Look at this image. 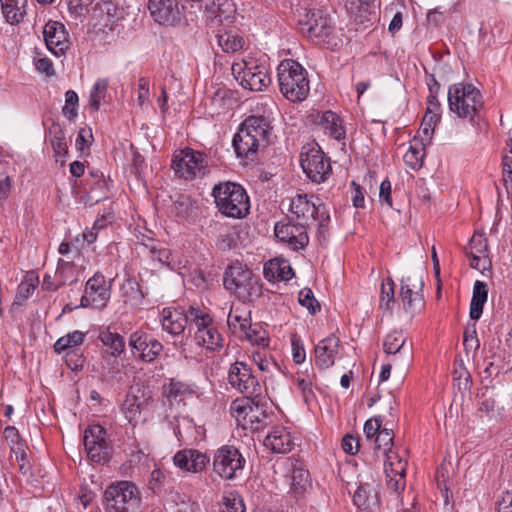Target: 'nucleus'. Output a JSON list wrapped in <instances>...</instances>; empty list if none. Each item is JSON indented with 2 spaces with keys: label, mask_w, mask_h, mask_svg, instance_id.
I'll use <instances>...</instances> for the list:
<instances>
[{
  "label": "nucleus",
  "mask_w": 512,
  "mask_h": 512,
  "mask_svg": "<svg viewBox=\"0 0 512 512\" xmlns=\"http://www.w3.org/2000/svg\"><path fill=\"white\" fill-rule=\"evenodd\" d=\"M223 285L242 303L252 302L262 292L260 278L239 262H235L225 269Z\"/></svg>",
  "instance_id": "obj_1"
},
{
  "label": "nucleus",
  "mask_w": 512,
  "mask_h": 512,
  "mask_svg": "<svg viewBox=\"0 0 512 512\" xmlns=\"http://www.w3.org/2000/svg\"><path fill=\"white\" fill-rule=\"evenodd\" d=\"M212 196L219 212L226 217L241 219L249 213V197L240 184L219 183L213 187Z\"/></svg>",
  "instance_id": "obj_2"
},
{
  "label": "nucleus",
  "mask_w": 512,
  "mask_h": 512,
  "mask_svg": "<svg viewBox=\"0 0 512 512\" xmlns=\"http://www.w3.org/2000/svg\"><path fill=\"white\" fill-rule=\"evenodd\" d=\"M278 82L282 95L291 102H301L309 94L305 69L296 61L286 59L278 66Z\"/></svg>",
  "instance_id": "obj_3"
},
{
  "label": "nucleus",
  "mask_w": 512,
  "mask_h": 512,
  "mask_svg": "<svg viewBox=\"0 0 512 512\" xmlns=\"http://www.w3.org/2000/svg\"><path fill=\"white\" fill-rule=\"evenodd\" d=\"M448 104L451 112L473 122L483 107V98L480 91L472 84L461 82L449 87Z\"/></svg>",
  "instance_id": "obj_4"
},
{
  "label": "nucleus",
  "mask_w": 512,
  "mask_h": 512,
  "mask_svg": "<svg viewBox=\"0 0 512 512\" xmlns=\"http://www.w3.org/2000/svg\"><path fill=\"white\" fill-rule=\"evenodd\" d=\"M107 512H134L140 504L137 487L129 481H120L107 487L104 492Z\"/></svg>",
  "instance_id": "obj_5"
},
{
  "label": "nucleus",
  "mask_w": 512,
  "mask_h": 512,
  "mask_svg": "<svg viewBox=\"0 0 512 512\" xmlns=\"http://www.w3.org/2000/svg\"><path fill=\"white\" fill-rule=\"evenodd\" d=\"M231 70L240 85L250 91H263L271 83L268 68L254 59L234 63Z\"/></svg>",
  "instance_id": "obj_6"
},
{
  "label": "nucleus",
  "mask_w": 512,
  "mask_h": 512,
  "mask_svg": "<svg viewBox=\"0 0 512 512\" xmlns=\"http://www.w3.org/2000/svg\"><path fill=\"white\" fill-rule=\"evenodd\" d=\"M172 168L179 177L185 180L202 177L209 172L206 155L190 148H185L174 154Z\"/></svg>",
  "instance_id": "obj_7"
},
{
  "label": "nucleus",
  "mask_w": 512,
  "mask_h": 512,
  "mask_svg": "<svg viewBox=\"0 0 512 512\" xmlns=\"http://www.w3.org/2000/svg\"><path fill=\"white\" fill-rule=\"evenodd\" d=\"M245 459L234 446H222L213 456V471L224 480H233L243 470Z\"/></svg>",
  "instance_id": "obj_8"
},
{
  "label": "nucleus",
  "mask_w": 512,
  "mask_h": 512,
  "mask_svg": "<svg viewBox=\"0 0 512 512\" xmlns=\"http://www.w3.org/2000/svg\"><path fill=\"white\" fill-rule=\"evenodd\" d=\"M303 172L314 183L325 182L332 173L330 159L320 148H311L300 155Z\"/></svg>",
  "instance_id": "obj_9"
},
{
  "label": "nucleus",
  "mask_w": 512,
  "mask_h": 512,
  "mask_svg": "<svg viewBox=\"0 0 512 512\" xmlns=\"http://www.w3.org/2000/svg\"><path fill=\"white\" fill-rule=\"evenodd\" d=\"M84 447L95 463H106L111 457V447L106 441V431L100 425H91L84 432Z\"/></svg>",
  "instance_id": "obj_10"
},
{
  "label": "nucleus",
  "mask_w": 512,
  "mask_h": 512,
  "mask_svg": "<svg viewBox=\"0 0 512 512\" xmlns=\"http://www.w3.org/2000/svg\"><path fill=\"white\" fill-rule=\"evenodd\" d=\"M232 387L249 397H258L261 394V386L250 366L244 362H235L231 365L228 374Z\"/></svg>",
  "instance_id": "obj_11"
},
{
  "label": "nucleus",
  "mask_w": 512,
  "mask_h": 512,
  "mask_svg": "<svg viewBox=\"0 0 512 512\" xmlns=\"http://www.w3.org/2000/svg\"><path fill=\"white\" fill-rule=\"evenodd\" d=\"M423 287L424 282L421 275L411 274L401 279L400 298L406 311L415 312L423 308Z\"/></svg>",
  "instance_id": "obj_12"
},
{
  "label": "nucleus",
  "mask_w": 512,
  "mask_h": 512,
  "mask_svg": "<svg viewBox=\"0 0 512 512\" xmlns=\"http://www.w3.org/2000/svg\"><path fill=\"white\" fill-rule=\"evenodd\" d=\"M305 10V15L299 19L301 33L309 38L328 37L333 31L331 20L321 10Z\"/></svg>",
  "instance_id": "obj_13"
},
{
  "label": "nucleus",
  "mask_w": 512,
  "mask_h": 512,
  "mask_svg": "<svg viewBox=\"0 0 512 512\" xmlns=\"http://www.w3.org/2000/svg\"><path fill=\"white\" fill-rule=\"evenodd\" d=\"M147 8L152 19L160 25L174 26L182 17L178 0H148Z\"/></svg>",
  "instance_id": "obj_14"
},
{
  "label": "nucleus",
  "mask_w": 512,
  "mask_h": 512,
  "mask_svg": "<svg viewBox=\"0 0 512 512\" xmlns=\"http://www.w3.org/2000/svg\"><path fill=\"white\" fill-rule=\"evenodd\" d=\"M324 206L311 201L307 194H297L291 198L289 203L290 215L288 219L309 226L316 220V215L320 213Z\"/></svg>",
  "instance_id": "obj_15"
},
{
  "label": "nucleus",
  "mask_w": 512,
  "mask_h": 512,
  "mask_svg": "<svg viewBox=\"0 0 512 512\" xmlns=\"http://www.w3.org/2000/svg\"><path fill=\"white\" fill-rule=\"evenodd\" d=\"M307 228L301 223L288 219L287 223H276L274 232L281 242L287 243L294 250H299L305 248L309 243Z\"/></svg>",
  "instance_id": "obj_16"
},
{
  "label": "nucleus",
  "mask_w": 512,
  "mask_h": 512,
  "mask_svg": "<svg viewBox=\"0 0 512 512\" xmlns=\"http://www.w3.org/2000/svg\"><path fill=\"white\" fill-rule=\"evenodd\" d=\"M129 346L132 354L144 362L155 360L163 349L157 339L140 331H135L130 335Z\"/></svg>",
  "instance_id": "obj_17"
},
{
  "label": "nucleus",
  "mask_w": 512,
  "mask_h": 512,
  "mask_svg": "<svg viewBox=\"0 0 512 512\" xmlns=\"http://www.w3.org/2000/svg\"><path fill=\"white\" fill-rule=\"evenodd\" d=\"M375 0H346L345 8L356 30L366 29L378 20Z\"/></svg>",
  "instance_id": "obj_18"
},
{
  "label": "nucleus",
  "mask_w": 512,
  "mask_h": 512,
  "mask_svg": "<svg viewBox=\"0 0 512 512\" xmlns=\"http://www.w3.org/2000/svg\"><path fill=\"white\" fill-rule=\"evenodd\" d=\"M110 299V289L106 286L105 277L95 274L85 286V294L81 298V306L93 305L96 308H103Z\"/></svg>",
  "instance_id": "obj_19"
},
{
  "label": "nucleus",
  "mask_w": 512,
  "mask_h": 512,
  "mask_svg": "<svg viewBox=\"0 0 512 512\" xmlns=\"http://www.w3.org/2000/svg\"><path fill=\"white\" fill-rule=\"evenodd\" d=\"M47 48L55 56H62L69 48L70 41L65 26L58 21H48L43 29Z\"/></svg>",
  "instance_id": "obj_20"
},
{
  "label": "nucleus",
  "mask_w": 512,
  "mask_h": 512,
  "mask_svg": "<svg viewBox=\"0 0 512 512\" xmlns=\"http://www.w3.org/2000/svg\"><path fill=\"white\" fill-rule=\"evenodd\" d=\"M383 348L386 354L394 357L391 360L393 362L400 360L405 366L412 359V344H407V337L402 331H393L388 334L384 340Z\"/></svg>",
  "instance_id": "obj_21"
},
{
  "label": "nucleus",
  "mask_w": 512,
  "mask_h": 512,
  "mask_svg": "<svg viewBox=\"0 0 512 512\" xmlns=\"http://www.w3.org/2000/svg\"><path fill=\"white\" fill-rule=\"evenodd\" d=\"M339 345V338L333 334L321 340L314 349L315 366L320 370L332 367L339 352Z\"/></svg>",
  "instance_id": "obj_22"
},
{
  "label": "nucleus",
  "mask_w": 512,
  "mask_h": 512,
  "mask_svg": "<svg viewBox=\"0 0 512 512\" xmlns=\"http://www.w3.org/2000/svg\"><path fill=\"white\" fill-rule=\"evenodd\" d=\"M208 461L209 459L205 454L194 449L180 450L173 457V463L176 467L183 471L192 473L201 472Z\"/></svg>",
  "instance_id": "obj_23"
},
{
  "label": "nucleus",
  "mask_w": 512,
  "mask_h": 512,
  "mask_svg": "<svg viewBox=\"0 0 512 512\" xmlns=\"http://www.w3.org/2000/svg\"><path fill=\"white\" fill-rule=\"evenodd\" d=\"M232 145L237 157L251 161L255 160L259 148L266 146L240 129L234 135Z\"/></svg>",
  "instance_id": "obj_24"
},
{
  "label": "nucleus",
  "mask_w": 512,
  "mask_h": 512,
  "mask_svg": "<svg viewBox=\"0 0 512 512\" xmlns=\"http://www.w3.org/2000/svg\"><path fill=\"white\" fill-rule=\"evenodd\" d=\"M264 445L274 453L285 454L293 449L295 442L286 428L275 427L265 437Z\"/></svg>",
  "instance_id": "obj_25"
},
{
  "label": "nucleus",
  "mask_w": 512,
  "mask_h": 512,
  "mask_svg": "<svg viewBox=\"0 0 512 512\" xmlns=\"http://www.w3.org/2000/svg\"><path fill=\"white\" fill-rule=\"evenodd\" d=\"M196 393V386L178 378H169L164 383L162 394L168 401H182Z\"/></svg>",
  "instance_id": "obj_26"
},
{
  "label": "nucleus",
  "mask_w": 512,
  "mask_h": 512,
  "mask_svg": "<svg viewBox=\"0 0 512 512\" xmlns=\"http://www.w3.org/2000/svg\"><path fill=\"white\" fill-rule=\"evenodd\" d=\"M264 145L268 144L271 126L264 116H249L239 127Z\"/></svg>",
  "instance_id": "obj_27"
},
{
  "label": "nucleus",
  "mask_w": 512,
  "mask_h": 512,
  "mask_svg": "<svg viewBox=\"0 0 512 512\" xmlns=\"http://www.w3.org/2000/svg\"><path fill=\"white\" fill-rule=\"evenodd\" d=\"M188 324V310L164 309L162 328L173 336L182 334Z\"/></svg>",
  "instance_id": "obj_28"
},
{
  "label": "nucleus",
  "mask_w": 512,
  "mask_h": 512,
  "mask_svg": "<svg viewBox=\"0 0 512 512\" xmlns=\"http://www.w3.org/2000/svg\"><path fill=\"white\" fill-rule=\"evenodd\" d=\"M119 8L110 0H101L96 3L92 10V19L95 26L108 27L112 25L119 17Z\"/></svg>",
  "instance_id": "obj_29"
},
{
  "label": "nucleus",
  "mask_w": 512,
  "mask_h": 512,
  "mask_svg": "<svg viewBox=\"0 0 512 512\" xmlns=\"http://www.w3.org/2000/svg\"><path fill=\"white\" fill-rule=\"evenodd\" d=\"M354 504L361 510L374 512L379 508L377 491L369 484H361L353 494Z\"/></svg>",
  "instance_id": "obj_30"
},
{
  "label": "nucleus",
  "mask_w": 512,
  "mask_h": 512,
  "mask_svg": "<svg viewBox=\"0 0 512 512\" xmlns=\"http://www.w3.org/2000/svg\"><path fill=\"white\" fill-rule=\"evenodd\" d=\"M263 274L268 281H287L294 276L290 264L285 260L279 259H272L265 263Z\"/></svg>",
  "instance_id": "obj_31"
},
{
  "label": "nucleus",
  "mask_w": 512,
  "mask_h": 512,
  "mask_svg": "<svg viewBox=\"0 0 512 512\" xmlns=\"http://www.w3.org/2000/svg\"><path fill=\"white\" fill-rule=\"evenodd\" d=\"M1 9L6 21L11 24H19L26 14L27 0H0Z\"/></svg>",
  "instance_id": "obj_32"
},
{
  "label": "nucleus",
  "mask_w": 512,
  "mask_h": 512,
  "mask_svg": "<svg viewBox=\"0 0 512 512\" xmlns=\"http://www.w3.org/2000/svg\"><path fill=\"white\" fill-rule=\"evenodd\" d=\"M318 124L336 140L345 138V129L341 118L333 111L328 110L322 113Z\"/></svg>",
  "instance_id": "obj_33"
},
{
  "label": "nucleus",
  "mask_w": 512,
  "mask_h": 512,
  "mask_svg": "<svg viewBox=\"0 0 512 512\" xmlns=\"http://www.w3.org/2000/svg\"><path fill=\"white\" fill-rule=\"evenodd\" d=\"M488 297V289L487 284L485 282L477 280L474 283L473 287V294L472 299L470 303V318L472 320H478L480 319L482 312H483V306L485 302L487 301Z\"/></svg>",
  "instance_id": "obj_34"
},
{
  "label": "nucleus",
  "mask_w": 512,
  "mask_h": 512,
  "mask_svg": "<svg viewBox=\"0 0 512 512\" xmlns=\"http://www.w3.org/2000/svg\"><path fill=\"white\" fill-rule=\"evenodd\" d=\"M290 491L298 498L311 488V479L308 470L301 466H294L291 474Z\"/></svg>",
  "instance_id": "obj_35"
},
{
  "label": "nucleus",
  "mask_w": 512,
  "mask_h": 512,
  "mask_svg": "<svg viewBox=\"0 0 512 512\" xmlns=\"http://www.w3.org/2000/svg\"><path fill=\"white\" fill-rule=\"evenodd\" d=\"M194 340L197 345L215 351L222 347L223 338L213 324L206 330L194 331Z\"/></svg>",
  "instance_id": "obj_36"
},
{
  "label": "nucleus",
  "mask_w": 512,
  "mask_h": 512,
  "mask_svg": "<svg viewBox=\"0 0 512 512\" xmlns=\"http://www.w3.org/2000/svg\"><path fill=\"white\" fill-rule=\"evenodd\" d=\"M72 268L73 264L70 261L59 259L55 272L56 282L53 280L51 275L45 274L42 281V289L46 291H55L59 287L67 284L68 278L64 276V272L66 270H71Z\"/></svg>",
  "instance_id": "obj_37"
},
{
  "label": "nucleus",
  "mask_w": 512,
  "mask_h": 512,
  "mask_svg": "<svg viewBox=\"0 0 512 512\" xmlns=\"http://www.w3.org/2000/svg\"><path fill=\"white\" fill-rule=\"evenodd\" d=\"M393 462H389L390 470L385 468V472L387 477L389 478L387 481L388 488L395 493H398L400 490H403L405 487V467L406 462H402L398 460L396 463V467ZM395 497H398V494H395Z\"/></svg>",
  "instance_id": "obj_38"
},
{
  "label": "nucleus",
  "mask_w": 512,
  "mask_h": 512,
  "mask_svg": "<svg viewBox=\"0 0 512 512\" xmlns=\"http://www.w3.org/2000/svg\"><path fill=\"white\" fill-rule=\"evenodd\" d=\"M188 323L189 328L195 331L206 330L214 324L212 317L205 309L194 305L188 309Z\"/></svg>",
  "instance_id": "obj_39"
},
{
  "label": "nucleus",
  "mask_w": 512,
  "mask_h": 512,
  "mask_svg": "<svg viewBox=\"0 0 512 512\" xmlns=\"http://www.w3.org/2000/svg\"><path fill=\"white\" fill-rule=\"evenodd\" d=\"M250 313V311H245L240 307H232L227 318L229 329L235 334H241L246 328H249L251 323Z\"/></svg>",
  "instance_id": "obj_40"
},
{
  "label": "nucleus",
  "mask_w": 512,
  "mask_h": 512,
  "mask_svg": "<svg viewBox=\"0 0 512 512\" xmlns=\"http://www.w3.org/2000/svg\"><path fill=\"white\" fill-rule=\"evenodd\" d=\"M99 339L104 346L111 349V356L114 358L119 357L125 351V340L123 336L110 331L109 328L100 330Z\"/></svg>",
  "instance_id": "obj_41"
},
{
  "label": "nucleus",
  "mask_w": 512,
  "mask_h": 512,
  "mask_svg": "<svg viewBox=\"0 0 512 512\" xmlns=\"http://www.w3.org/2000/svg\"><path fill=\"white\" fill-rule=\"evenodd\" d=\"M39 283V277L35 272H29L18 285L14 305H23L34 292Z\"/></svg>",
  "instance_id": "obj_42"
},
{
  "label": "nucleus",
  "mask_w": 512,
  "mask_h": 512,
  "mask_svg": "<svg viewBox=\"0 0 512 512\" xmlns=\"http://www.w3.org/2000/svg\"><path fill=\"white\" fill-rule=\"evenodd\" d=\"M253 398L246 395L244 398H237L230 405V413L235 418L238 426L247 429L248 409L253 404Z\"/></svg>",
  "instance_id": "obj_43"
},
{
  "label": "nucleus",
  "mask_w": 512,
  "mask_h": 512,
  "mask_svg": "<svg viewBox=\"0 0 512 512\" xmlns=\"http://www.w3.org/2000/svg\"><path fill=\"white\" fill-rule=\"evenodd\" d=\"M84 340L85 333L75 330L65 336L60 337L54 344V351L58 354L71 350L79 351L77 347L80 346Z\"/></svg>",
  "instance_id": "obj_44"
},
{
  "label": "nucleus",
  "mask_w": 512,
  "mask_h": 512,
  "mask_svg": "<svg viewBox=\"0 0 512 512\" xmlns=\"http://www.w3.org/2000/svg\"><path fill=\"white\" fill-rule=\"evenodd\" d=\"M415 143L410 145L409 149L403 156L405 164L413 170H418L423 165L425 156V142L414 140Z\"/></svg>",
  "instance_id": "obj_45"
},
{
  "label": "nucleus",
  "mask_w": 512,
  "mask_h": 512,
  "mask_svg": "<svg viewBox=\"0 0 512 512\" xmlns=\"http://www.w3.org/2000/svg\"><path fill=\"white\" fill-rule=\"evenodd\" d=\"M50 143L55 152L59 157H65L68 154V146L66 142L65 132L62 127L53 123L49 128Z\"/></svg>",
  "instance_id": "obj_46"
},
{
  "label": "nucleus",
  "mask_w": 512,
  "mask_h": 512,
  "mask_svg": "<svg viewBox=\"0 0 512 512\" xmlns=\"http://www.w3.org/2000/svg\"><path fill=\"white\" fill-rule=\"evenodd\" d=\"M315 374L312 372L311 375L308 373H297L294 382L299 391L301 392L302 398L307 405H310L315 401L316 396L313 391V378Z\"/></svg>",
  "instance_id": "obj_47"
},
{
  "label": "nucleus",
  "mask_w": 512,
  "mask_h": 512,
  "mask_svg": "<svg viewBox=\"0 0 512 512\" xmlns=\"http://www.w3.org/2000/svg\"><path fill=\"white\" fill-rule=\"evenodd\" d=\"M122 296L133 305H141L145 297L139 283L132 278L126 279L121 286Z\"/></svg>",
  "instance_id": "obj_48"
},
{
  "label": "nucleus",
  "mask_w": 512,
  "mask_h": 512,
  "mask_svg": "<svg viewBox=\"0 0 512 512\" xmlns=\"http://www.w3.org/2000/svg\"><path fill=\"white\" fill-rule=\"evenodd\" d=\"M439 120H440L439 113H436L431 108H427V111H426L425 115L423 116L422 123L420 125V129L418 131L419 134L420 133L423 134L420 141L427 142V143H429L431 141L432 135L435 130V126L439 122Z\"/></svg>",
  "instance_id": "obj_49"
},
{
  "label": "nucleus",
  "mask_w": 512,
  "mask_h": 512,
  "mask_svg": "<svg viewBox=\"0 0 512 512\" xmlns=\"http://www.w3.org/2000/svg\"><path fill=\"white\" fill-rule=\"evenodd\" d=\"M241 334L253 345L265 347L268 345L269 338L266 331L259 324H249Z\"/></svg>",
  "instance_id": "obj_50"
},
{
  "label": "nucleus",
  "mask_w": 512,
  "mask_h": 512,
  "mask_svg": "<svg viewBox=\"0 0 512 512\" xmlns=\"http://www.w3.org/2000/svg\"><path fill=\"white\" fill-rule=\"evenodd\" d=\"M107 88V79H98L93 85L89 97V106L93 111L99 110L101 101L105 98Z\"/></svg>",
  "instance_id": "obj_51"
},
{
  "label": "nucleus",
  "mask_w": 512,
  "mask_h": 512,
  "mask_svg": "<svg viewBox=\"0 0 512 512\" xmlns=\"http://www.w3.org/2000/svg\"><path fill=\"white\" fill-rule=\"evenodd\" d=\"M394 282L387 278L381 285L380 308L385 311H391L395 302Z\"/></svg>",
  "instance_id": "obj_52"
},
{
  "label": "nucleus",
  "mask_w": 512,
  "mask_h": 512,
  "mask_svg": "<svg viewBox=\"0 0 512 512\" xmlns=\"http://www.w3.org/2000/svg\"><path fill=\"white\" fill-rule=\"evenodd\" d=\"M266 418L267 414L263 410V406L253 400L251 408L248 409L247 428L259 429L260 424H262Z\"/></svg>",
  "instance_id": "obj_53"
},
{
  "label": "nucleus",
  "mask_w": 512,
  "mask_h": 512,
  "mask_svg": "<svg viewBox=\"0 0 512 512\" xmlns=\"http://www.w3.org/2000/svg\"><path fill=\"white\" fill-rule=\"evenodd\" d=\"M375 450H383V453L387 456L388 461L390 462L391 456L389 455L390 446L393 444V434L390 429L383 428L381 429L375 439Z\"/></svg>",
  "instance_id": "obj_54"
},
{
  "label": "nucleus",
  "mask_w": 512,
  "mask_h": 512,
  "mask_svg": "<svg viewBox=\"0 0 512 512\" xmlns=\"http://www.w3.org/2000/svg\"><path fill=\"white\" fill-rule=\"evenodd\" d=\"M235 11V5L232 0H217V7L216 10H212V16H214L218 22H223L231 19Z\"/></svg>",
  "instance_id": "obj_55"
},
{
  "label": "nucleus",
  "mask_w": 512,
  "mask_h": 512,
  "mask_svg": "<svg viewBox=\"0 0 512 512\" xmlns=\"http://www.w3.org/2000/svg\"><path fill=\"white\" fill-rule=\"evenodd\" d=\"M78 101L79 98L75 91L68 90L65 93V105L62 109V113L70 121L74 120L78 114Z\"/></svg>",
  "instance_id": "obj_56"
},
{
  "label": "nucleus",
  "mask_w": 512,
  "mask_h": 512,
  "mask_svg": "<svg viewBox=\"0 0 512 512\" xmlns=\"http://www.w3.org/2000/svg\"><path fill=\"white\" fill-rule=\"evenodd\" d=\"M224 508L222 512H245L242 497L236 492H230L223 497Z\"/></svg>",
  "instance_id": "obj_57"
},
{
  "label": "nucleus",
  "mask_w": 512,
  "mask_h": 512,
  "mask_svg": "<svg viewBox=\"0 0 512 512\" xmlns=\"http://www.w3.org/2000/svg\"><path fill=\"white\" fill-rule=\"evenodd\" d=\"M219 45L225 52H236L240 50L244 45V40L242 37L237 35L225 34L219 36Z\"/></svg>",
  "instance_id": "obj_58"
},
{
  "label": "nucleus",
  "mask_w": 512,
  "mask_h": 512,
  "mask_svg": "<svg viewBox=\"0 0 512 512\" xmlns=\"http://www.w3.org/2000/svg\"><path fill=\"white\" fill-rule=\"evenodd\" d=\"M299 303L308 309L311 314H315L320 310V304L315 299L311 289L303 288L299 292Z\"/></svg>",
  "instance_id": "obj_59"
},
{
  "label": "nucleus",
  "mask_w": 512,
  "mask_h": 512,
  "mask_svg": "<svg viewBox=\"0 0 512 512\" xmlns=\"http://www.w3.org/2000/svg\"><path fill=\"white\" fill-rule=\"evenodd\" d=\"M153 259H157L162 265H166L171 269H175L176 264L172 252L167 248H151Z\"/></svg>",
  "instance_id": "obj_60"
},
{
  "label": "nucleus",
  "mask_w": 512,
  "mask_h": 512,
  "mask_svg": "<svg viewBox=\"0 0 512 512\" xmlns=\"http://www.w3.org/2000/svg\"><path fill=\"white\" fill-rule=\"evenodd\" d=\"M488 254V243L482 236H473L466 248V255Z\"/></svg>",
  "instance_id": "obj_61"
},
{
  "label": "nucleus",
  "mask_w": 512,
  "mask_h": 512,
  "mask_svg": "<svg viewBox=\"0 0 512 512\" xmlns=\"http://www.w3.org/2000/svg\"><path fill=\"white\" fill-rule=\"evenodd\" d=\"M93 140L91 129L81 128L78 132L75 146L82 154L89 149Z\"/></svg>",
  "instance_id": "obj_62"
},
{
  "label": "nucleus",
  "mask_w": 512,
  "mask_h": 512,
  "mask_svg": "<svg viewBox=\"0 0 512 512\" xmlns=\"http://www.w3.org/2000/svg\"><path fill=\"white\" fill-rule=\"evenodd\" d=\"M470 258V266L480 272H484L491 266V261L488 254H471L467 255Z\"/></svg>",
  "instance_id": "obj_63"
},
{
  "label": "nucleus",
  "mask_w": 512,
  "mask_h": 512,
  "mask_svg": "<svg viewBox=\"0 0 512 512\" xmlns=\"http://www.w3.org/2000/svg\"><path fill=\"white\" fill-rule=\"evenodd\" d=\"M65 361L71 370L76 371L83 368L85 359L81 354H78V350H71L65 352Z\"/></svg>",
  "instance_id": "obj_64"
}]
</instances>
